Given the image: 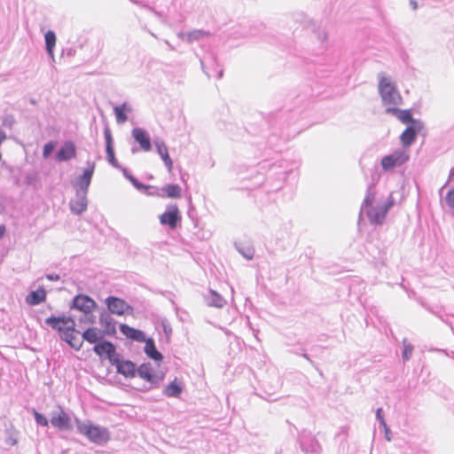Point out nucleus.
<instances>
[{
    "instance_id": "6",
    "label": "nucleus",
    "mask_w": 454,
    "mask_h": 454,
    "mask_svg": "<svg viewBox=\"0 0 454 454\" xmlns=\"http://www.w3.org/2000/svg\"><path fill=\"white\" fill-rule=\"evenodd\" d=\"M93 351L100 357L106 355L110 364H112L119 356V354L116 353L115 345L109 340H104V338L94 345Z\"/></svg>"
},
{
    "instance_id": "31",
    "label": "nucleus",
    "mask_w": 454,
    "mask_h": 454,
    "mask_svg": "<svg viewBox=\"0 0 454 454\" xmlns=\"http://www.w3.org/2000/svg\"><path fill=\"white\" fill-rule=\"evenodd\" d=\"M375 194H376V192L374 190V184H372L367 188L366 195L362 203L360 213L364 212V209H366L370 207H372V203L375 199Z\"/></svg>"
},
{
    "instance_id": "8",
    "label": "nucleus",
    "mask_w": 454,
    "mask_h": 454,
    "mask_svg": "<svg viewBox=\"0 0 454 454\" xmlns=\"http://www.w3.org/2000/svg\"><path fill=\"white\" fill-rule=\"evenodd\" d=\"M181 221L180 212L176 205H171L168 209L160 216V222L162 225H167L170 229L176 228L178 223Z\"/></svg>"
},
{
    "instance_id": "19",
    "label": "nucleus",
    "mask_w": 454,
    "mask_h": 454,
    "mask_svg": "<svg viewBox=\"0 0 454 454\" xmlns=\"http://www.w3.org/2000/svg\"><path fill=\"white\" fill-rule=\"evenodd\" d=\"M386 113L395 115L403 123L413 124V121H421L412 117L411 110H402L395 106L386 108Z\"/></svg>"
},
{
    "instance_id": "38",
    "label": "nucleus",
    "mask_w": 454,
    "mask_h": 454,
    "mask_svg": "<svg viewBox=\"0 0 454 454\" xmlns=\"http://www.w3.org/2000/svg\"><path fill=\"white\" fill-rule=\"evenodd\" d=\"M236 247L238 251L247 259H252L254 257V251L253 248L247 247H241L236 244Z\"/></svg>"
},
{
    "instance_id": "57",
    "label": "nucleus",
    "mask_w": 454,
    "mask_h": 454,
    "mask_svg": "<svg viewBox=\"0 0 454 454\" xmlns=\"http://www.w3.org/2000/svg\"><path fill=\"white\" fill-rule=\"evenodd\" d=\"M210 59H211L213 63H216V59H215V57L214 55H211Z\"/></svg>"
},
{
    "instance_id": "52",
    "label": "nucleus",
    "mask_w": 454,
    "mask_h": 454,
    "mask_svg": "<svg viewBox=\"0 0 454 454\" xmlns=\"http://www.w3.org/2000/svg\"><path fill=\"white\" fill-rule=\"evenodd\" d=\"M302 356L305 359H307L310 364H314V362L310 359V357L305 352L302 353Z\"/></svg>"
},
{
    "instance_id": "15",
    "label": "nucleus",
    "mask_w": 454,
    "mask_h": 454,
    "mask_svg": "<svg viewBox=\"0 0 454 454\" xmlns=\"http://www.w3.org/2000/svg\"><path fill=\"white\" fill-rule=\"evenodd\" d=\"M369 221L372 224L380 225L383 223L387 216V209L383 208L382 205L377 207H370L364 210Z\"/></svg>"
},
{
    "instance_id": "24",
    "label": "nucleus",
    "mask_w": 454,
    "mask_h": 454,
    "mask_svg": "<svg viewBox=\"0 0 454 454\" xmlns=\"http://www.w3.org/2000/svg\"><path fill=\"white\" fill-rule=\"evenodd\" d=\"M137 374L143 380L150 382L151 384H156V377L153 372V368L150 363L142 364L137 369Z\"/></svg>"
},
{
    "instance_id": "3",
    "label": "nucleus",
    "mask_w": 454,
    "mask_h": 454,
    "mask_svg": "<svg viewBox=\"0 0 454 454\" xmlns=\"http://www.w3.org/2000/svg\"><path fill=\"white\" fill-rule=\"evenodd\" d=\"M410 155L404 149H398L391 154L386 155L381 159V166L385 171L393 169L395 167L402 166L408 161Z\"/></svg>"
},
{
    "instance_id": "55",
    "label": "nucleus",
    "mask_w": 454,
    "mask_h": 454,
    "mask_svg": "<svg viewBox=\"0 0 454 454\" xmlns=\"http://www.w3.org/2000/svg\"><path fill=\"white\" fill-rule=\"evenodd\" d=\"M450 178H453V179H454V167L450 169V172L449 180H450Z\"/></svg>"
},
{
    "instance_id": "59",
    "label": "nucleus",
    "mask_w": 454,
    "mask_h": 454,
    "mask_svg": "<svg viewBox=\"0 0 454 454\" xmlns=\"http://www.w3.org/2000/svg\"><path fill=\"white\" fill-rule=\"evenodd\" d=\"M148 33H149L152 36L156 37V35H155L154 33H153L152 31L148 30Z\"/></svg>"
},
{
    "instance_id": "45",
    "label": "nucleus",
    "mask_w": 454,
    "mask_h": 454,
    "mask_svg": "<svg viewBox=\"0 0 454 454\" xmlns=\"http://www.w3.org/2000/svg\"><path fill=\"white\" fill-rule=\"evenodd\" d=\"M45 277L48 280H51V281H58L60 278L59 275L55 274V273L46 274Z\"/></svg>"
},
{
    "instance_id": "18",
    "label": "nucleus",
    "mask_w": 454,
    "mask_h": 454,
    "mask_svg": "<svg viewBox=\"0 0 454 454\" xmlns=\"http://www.w3.org/2000/svg\"><path fill=\"white\" fill-rule=\"evenodd\" d=\"M153 144L156 147V151H157L158 154L160 156L166 168L170 172L173 168V161L168 154V147H167L166 144L160 137H156L153 140Z\"/></svg>"
},
{
    "instance_id": "20",
    "label": "nucleus",
    "mask_w": 454,
    "mask_h": 454,
    "mask_svg": "<svg viewBox=\"0 0 454 454\" xmlns=\"http://www.w3.org/2000/svg\"><path fill=\"white\" fill-rule=\"evenodd\" d=\"M110 314V312L103 309L99 315V324L104 327L103 333L108 335L116 333L115 321Z\"/></svg>"
},
{
    "instance_id": "21",
    "label": "nucleus",
    "mask_w": 454,
    "mask_h": 454,
    "mask_svg": "<svg viewBox=\"0 0 454 454\" xmlns=\"http://www.w3.org/2000/svg\"><path fill=\"white\" fill-rule=\"evenodd\" d=\"M76 149L73 142H66L58 151L56 158L59 161H67L75 157Z\"/></svg>"
},
{
    "instance_id": "5",
    "label": "nucleus",
    "mask_w": 454,
    "mask_h": 454,
    "mask_svg": "<svg viewBox=\"0 0 454 454\" xmlns=\"http://www.w3.org/2000/svg\"><path fill=\"white\" fill-rule=\"evenodd\" d=\"M96 307V301L86 294H78L74 296L70 304L71 309H76L86 315L90 314Z\"/></svg>"
},
{
    "instance_id": "23",
    "label": "nucleus",
    "mask_w": 454,
    "mask_h": 454,
    "mask_svg": "<svg viewBox=\"0 0 454 454\" xmlns=\"http://www.w3.org/2000/svg\"><path fill=\"white\" fill-rule=\"evenodd\" d=\"M104 338V333L97 327H90L82 333V340L90 344H97Z\"/></svg>"
},
{
    "instance_id": "60",
    "label": "nucleus",
    "mask_w": 454,
    "mask_h": 454,
    "mask_svg": "<svg viewBox=\"0 0 454 454\" xmlns=\"http://www.w3.org/2000/svg\"><path fill=\"white\" fill-rule=\"evenodd\" d=\"M11 442H12V444H15L16 443V440H11Z\"/></svg>"
},
{
    "instance_id": "46",
    "label": "nucleus",
    "mask_w": 454,
    "mask_h": 454,
    "mask_svg": "<svg viewBox=\"0 0 454 454\" xmlns=\"http://www.w3.org/2000/svg\"><path fill=\"white\" fill-rule=\"evenodd\" d=\"M382 411V408H378L376 411V419H378L379 422L380 421L381 419H384Z\"/></svg>"
},
{
    "instance_id": "12",
    "label": "nucleus",
    "mask_w": 454,
    "mask_h": 454,
    "mask_svg": "<svg viewBox=\"0 0 454 454\" xmlns=\"http://www.w3.org/2000/svg\"><path fill=\"white\" fill-rule=\"evenodd\" d=\"M51 425L63 431L71 429V419L70 417L65 412V411L59 407V411H52L51 418Z\"/></svg>"
},
{
    "instance_id": "48",
    "label": "nucleus",
    "mask_w": 454,
    "mask_h": 454,
    "mask_svg": "<svg viewBox=\"0 0 454 454\" xmlns=\"http://www.w3.org/2000/svg\"><path fill=\"white\" fill-rule=\"evenodd\" d=\"M200 66H201V68H202V71L204 72V74L208 77L210 78L211 77V74L206 70L205 68V65H204V60L203 59H200Z\"/></svg>"
},
{
    "instance_id": "35",
    "label": "nucleus",
    "mask_w": 454,
    "mask_h": 454,
    "mask_svg": "<svg viewBox=\"0 0 454 454\" xmlns=\"http://www.w3.org/2000/svg\"><path fill=\"white\" fill-rule=\"evenodd\" d=\"M209 32L202 29H194L187 33V43H192L195 41H200L207 36Z\"/></svg>"
},
{
    "instance_id": "56",
    "label": "nucleus",
    "mask_w": 454,
    "mask_h": 454,
    "mask_svg": "<svg viewBox=\"0 0 454 454\" xmlns=\"http://www.w3.org/2000/svg\"><path fill=\"white\" fill-rule=\"evenodd\" d=\"M223 70H220L218 72V74H217V79H221L223 77Z\"/></svg>"
},
{
    "instance_id": "61",
    "label": "nucleus",
    "mask_w": 454,
    "mask_h": 454,
    "mask_svg": "<svg viewBox=\"0 0 454 454\" xmlns=\"http://www.w3.org/2000/svg\"><path fill=\"white\" fill-rule=\"evenodd\" d=\"M11 442H12V444H15L16 443V440H11Z\"/></svg>"
},
{
    "instance_id": "4",
    "label": "nucleus",
    "mask_w": 454,
    "mask_h": 454,
    "mask_svg": "<svg viewBox=\"0 0 454 454\" xmlns=\"http://www.w3.org/2000/svg\"><path fill=\"white\" fill-rule=\"evenodd\" d=\"M88 167L83 170L82 175L77 176L73 182V186L75 192H82L88 194L89 187L95 170V163L88 161Z\"/></svg>"
},
{
    "instance_id": "39",
    "label": "nucleus",
    "mask_w": 454,
    "mask_h": 454,
    "mask_svg": "<svg viewBox=\"0 0 454 454\" xmlns=\"http://www.w3.org/2000/svg\"><path fill=\"white\" fill-rule=\"evenodd\" d=\"M34 418H35V422L38 425L42 426V427H47L48 424H49V421L45 418V416H43V414L39 413L35 410H34Z\"/></svg>"
},
{
    "instance_id": "47",
    "label": "nucleus",
    "mask_w": 454,
    "mask_h": 454,
    "mask_svg": "<svg viewBox=\"0 0 454 454\" xmlns=\"http://www.w3.org/2000/svg\"><path fill=\"white\" fill-rule=\"evenodd\" d=\"M380 425L384 429V431L389 432V427H387L385 419H380Z\"/></svg>"
},
{
    "instance_id": "29",
    "label": "nucleus",
    "mask_w": 454,
    "mask_h": 454,
    "mask_svg": "<svg viewBox=\"0 0 454 454\" xmlns=\"http://www.w3.org/2000/svg\"><path fill=\"white\" fill-rule=\"evenodd\" d=\"M116 121L122 124L127 121L128 116L125 112H131V107L125 102L120 106H116L114 108Z\"/></svg>"
},
{
    "instance_id": "36",
    "label": "nucleus",
    "mask_w": 454,
    "mask_h": 454,
    "mask_svg": "<svg viewBox=\"0 0 454 454\" xmlns=\"http://www.w3.org/2000/svg\"><path fill=\"white\" fill-rule=\"evenodd\" d=\"M301 450L307 454H318L319 444L314 438L309 440V445H305L304 442H301Z\"/></svg>"
},
{
    "instance_id": "44",
    "label": "nucleus",
    "mask_w": 454,
    "mask_h": 454,
    "mask_svg": "<svg viewBox=\"0 0 454 454\" xmlns=\"http://www.w3.org/2000/svg\"><path fill=\"white\" fill-rule=\"evenodd\" d=\"M394 203H395L394 198H393L392 194H390L389 197L387 198V200L386 201V203H384L382 205V207H383V208L387 209V212H388V210L394 205Z\"/></svg>"
},
{
    "instance_id": "26",
    "label": "nucleus",
    "mask_w": 454,
    "mask_h": 454,
    "mask_svg": "<svg viewBox=\"0 0 454 454\" xmlns=\"http://www.w3.org/2000/svg\"><path fill=\"white\" fill-rule=\"evenodd\" d=\"M206 302L210 307L223 308L226 304L224 298L214 290H210L205 297Z\"/></svg>"
},
{
    "instance_id": "28",
    "label": "nucleus",
    "mask_w": 454,
    "mask_h": 454,
    "mask_svg": "<svg viewBox=\"0 0 454 454\" xmlns=\"http://www.w3.org/2000/svg\"><path fill=\"white\" fill-rule=\"evenodd\" d=\"M183 391L181 383L177 382V379L171 381L163 390V395L168 397H178Z\"/></svg>"
},
{
    "instance_id": "54",
    "label": "nucleus",
    "mask_w": 454,
    "mask_h": 454,
    "mask_svg": "<svg viewBox=\"0 0 454 454\" xmlns=\"http://www.w3.org/2000/svg\"><path fill=\"white\" fill-rule=\"evenodd\" d=\"M165 43L169 47L171 51H175V48L168 40H165Z\"/></svg>"
},
{
    "instance_id": "32",
    "label": "nucleus",
    "mask_w": 454,
    "mask_h": 454,
    "mask_svg": "<svg viewBox=\"0 0 454 454\" xmlns=\"http://www.w3.org/2000/svg\"><path fill=\"white\" fill-rule=\"evenodd\" d=\"M121 170H122V173H123L124 176H125L127 179H129V180L131 182V184H133V185H134V186H135L138 191L143 192H146V191H147V190H150V189H152V188H153V187H152V186H150V185H145V184H144L140 183V182H139L136 177H134L132 175H130V174L129 173V171H128L126 168H121Z\"/></svg>"
},
{
    "instance_id": "16",
    "label": "nucleus",
    "mask_w": 454,
    "mask_h": 454,
    "mask_svg": "<svg viewBox=\"0 0 454 454\" xmlns=\"http://www.w3.org/2000/svg\"><path fill=\"white\" fill-rule=\"evenodd\" d=\"M132 137L139 144L142 150L149 152L152 149L151 138L148 133L142 128H134L131 131Z\"/></svg>"
},
{
    "instance_id": "25",
    "label": "nucleus",
    "mask_w": 454,
    "mask_h": 454,
    "mask_svg": "<svg viewBox=\"0 0 454 454\" xmlns=\"http://www.w3.org/2000/svg\"><path fill=\"white\" fill-rule=\"evenodd\" d=\"M144 342H145L144 350L147 356H149L151 359L154 361H161L163 359L162 354L159 352L158 349L156 348L155 343L153 339H145Z\"/></svg>"
},
{
    "instance_id": "41",
    "label": "nucleus",
    "mask_w": 454,
    "mask_h": 454,
    "mask_svg": "<svg viewBox=\"0 0 454 454\" xmlns=\"http://www.w3.org/2000/svg\"><path fill=\"white\" fill-rule=\"evenodd\" d=\"M162 329L167 337H169L172 334V327L169 322L166 319L161 322Z\"/></svg>"
},
{
    "instance_id": "33",
    "label": "nucleus",
    "mask_w": 454,
    "mask_h": 454,
    "mask_svg": "<svg viewBox=\"0 0 454 454\" xmlns=\"http://www.w3.org/2000/svg\"><path fill=\"white\" fill-rule=\"evenodd\" d=\"M129 1L135 4H138L141 7L152 12L160 20V21L161 23L166 24V25L168 24L166 16H164L160 12L156 11L153 7L148 5L146 3L139 2L137 0H129Z\"/></svg>"
},
{
    "instance_id": "43",
    "label": "nucleus",
    "mask_w": 454,
    "mask_h": 454,
    "mask_svg": "<svg viewBox=\"0 0 454 454\" xmlns=\"http://www.w3.org/2000/svg\"><path fill=\"white\" fill-rule=\"evenodd\" d=\"M79 320L81 323L94 324L95 323V316H93L91 313L88 314V315L84 314V316L82 317Z\"/></svg>"
},
{
    "instance_id": "53",
    "label": "nucleus",
    "mask_w": 454,
    "mask_h": 454,
    "mask_svg": "<svg viewBox=\"0 0 454 454\" xmlns=\"http://www.w3.org/2000/svg\"><path fill=\"white\" fill-rule=\"evenodd\" d=\"M390 434H391L390 431L389 432L385 431V437L387 441H391Z\"/></svg>"
},
{
    "instance_id": "9",
    "label": "nucleus",
    "mask_w": 454,
    "mask_h": 454,
    "mask_svg": "<svg viewBox=\"0 0 454 454\" xmlns=\"http://www.w3.org/2000/svg\"><path fill=\"white\" fill-rule=\"evenodd\" d=\"M106 304L107 306L108 312L118 316H122L129 309H132V308L124 300L115 296L107 297L106 299Z\"/></svg>"
},
{
    "instance_id": "13",
    "label": "nucleus",
    "mask_w": 454,
    "mask_h": 454,
    "mask_svg": "<svg viewBox=\"0 0 454 454\" xmlns=\"http://www.w3.org/2000/svg\"><path fill=\"white\" fill-rule=\"evenodd\" d=\"M45 324L58 332L65 330L66 326H73L75 328V322L72 317L51 316L45 319Z\"/></svg>"
},
{
    "instance_id": "62",
    "label": "nucleus",
    "mask_w": 454,
    "mask_h": 454,
    "mask_svg": "<svg viewBox=\"0 0 454 454\" xmlns=\"http://www.w3.org/2000/svg\"><path fill=\"white\" fill-rule=\"evenodd\" d=\"M449 192H454V188H453V189H451V190H450Z\"/></svg>"
},
{
    "instance_id": "49",
    "label": "nucleus",
    "mask_w": 454,
    "mask_h": 454,
    "mask_svg": "<svg viewBox=\"0 0 454 454\" xmlns=\"http://www.w3.org/2000/svg\"><path fill=\"white\" fill-rule=\"evenodd\" d=\"M177 36H178L181 40L187 42V33L179 32V33L177 34Z\"/></svg>"
},
{
    "instance_id": "37",
    "label": "nucleus",
    "mask_w": 454,
    "mask_h": 454,
    "mask_svg": "<svg viewBox=\"0 0 454 454\" xmlns=\"http://www.w3.org/2000/svg\"><path fill=\"white\" fill-rule=\"evenodd\" d=\"M403 351L402 356L404 361H408L411 357L413 346L411 343H408L406 339L403 340Z\"/></svg>"
},
{
    "instance_id": "51",
    "label": "nucleus",
    "mask_w": 454,
    "mask_h": 454,
    "mask_svg": "<svg viewBox=\"0 0 454 454\" xmlns=\"http://www.w3.org/2000/svg\"><path fill=\"white\" fill-rule=\"evenodd\" d=\"M410 4L412 6L413 10H416L418 8V4L415 0H410Z\"/></svg>"
},
{
    "instance_id": "27",
    "label": "nucleus",
    "mask_w": 454,
    "mask_h": 454,
    "mask_svg": "<svg viewBox=\"0 0 454 454\" xmlns=\"http://www.w3.org/2000/svg\"><path fill=\"white\" fill-rule=\"evenodd\" d=\"M46 299V291L43 287L38 288L36 291H32L26 298L29 305L35 306L44 301Z\"/></svg>"
},
{
    "instance_id": "10",
    "label": "nucleus",
    "mask_w": 454,
    "mask_h": 454,
    "mask_svg": "<svg viewBox=\"0 0 454 454\" xmlns=\"http://www.w3.org/2000/svg\"><path fill=\"white\" fill-rule=\"evenodd\" d=\"M116 367L117 373L123 375L125 378H134L137 374L136 364L130 360H122L120 355L111 364Z\"/></svg>"
},
{
    "instance_id": "1",
    "label": "nucleus",
    "mask_w": 454,
    "mask_h": 454,
    "mask_svg": "<svg viewBox=\"0 0 454 454\" xmlns=\"http://www.w3.org/2000/svg\"><path fill=\"white\" fill-rule=\"evenodd\" d=\"M75 424L77 432L97 445L103 446L111 439V434L106 427L94 425L90 420L82 421L75 419Z\"/></svg>"
},
{
    "instance_id": "42",
    "label": "nucleus",
    "mask_w": 454,
    "mask_h": 454,
    "mask_svg": "<svg viewBox=\"0 0 454 454\" xmlns=\"http://www.w3.org/2000/svg\"><path fill=\"white\" fill-rule=\"evenodd\" d=\"M445 202L449 207L454 209V192H447L445 197Z\"/></svg>"
},
{
    "instance_id": "22",
    "label": "nucleus",
    "mask_w": 454,
    "mask_h": 454,
    "mask_svg": "<svg viewBox=\"0 0 454 454\" xmlns=\"http://www.w3.org/2000/svg\"><path fill=\"white\" fill-rule=\"evenodd\" d=\"M120 331L127 338L138 342H144L146 339L145 334L143 331L135 329L126 324H121L120 325Z\"/></svg>"
},
{
    "instance_id": "7",
    "label": "nucleus",
    "mask_w": 454,
    "mask_h": 454,
    "mask_svg": "<svg viewBox=\"0 0 454 454\" xmlns=\"http://www.w3.org/2000/svg\"><path fill=\"white\" fill-rule=\"evenodd\" d=\"M424 128L422 121H413V124L408 125L401 134L400 140L404 147L411 146L416 140L418 133Z\"/></svg>"
},
{
    "instance_id": "30",
    "label": "nucleus",
    "mask_w": 454,
    "mask_h": 454,
    "mask_svg": "<svg viewBox=\"0 0 454 454\" xmlns=\"http://www.w3.org/2000/svg\"><path fill=\"white\" fill-rule=\"evenodd\" d=\"M45 39V49L47 53L54 60L53 49L56 44V35L53 31L49 30L44 35Z\"/></svg>"
},
{
    "instance_id": "40",
    "label": "nucleus",
    "mask_w": 454,
    "mask_h": 454,
    "mask_svg": "<svg viewBox=\"0 0 454 454\" xmlns=\"http://www.w3.org/2000/svg\"><path fill=\"white\" fill-rule=\"evenodd\" d=\"M55 148V143L51 141L44 145L43 150V158H48L51 153L53 152Z\"/></svg>"
},
{
    "instance_id": "58",
    "label": "nucleus",
    "mask_w": 454,
    "mask_h": 454,
    "mask_svg": "<svg viewBox=\"0 0 454 454\" xmlns=\"http://www.w3.org/2000/svg\"><path fill=\"white\" fill-rule=\"evenodd\" d=\"M132 153H136L137 152V149L136 147H133L131 149Z\"/></svg>"
},
{
    "instance_id": "14",
    "label": "nucleus",
    "mask_w": 454,
    "mask_h": 454,
    "mask_svg": "<svg viewBox=\"0 0 454 454\" xmlns=\"http://www.w3.org/2000/svg\"><path fill=\"white\" fill-rule=\"evenodd\" d=\"M104 137L106 140V153L108 162L116 168H121L114 154V146H113V137L111 130L108 126H106L104 129Z\"/></svg>"
},
{
    "instance_id": "34",
    "label": "nucleus",
    "mask_w": 454,
    "mask_h": 454,
    "mask_svg": "<svg viewBox=\"0 0 454 454\" xmlns=\"http://www.w3.org/2000/svg\"><path fill=\"white\" fill-rule=\"evenodd\" d=\"M162 192L168 198L178 199L181 197V187L178 184H167L162 188Z\"/></svg>"
},
{
    "instance_id": "50",
    "label": "nucleus",
    "mask_w": 454,
    "mask_h": 454,
    "mask_svg": "<svg viewBox=\"0 0 454 454\" xmlns=\"http://www.w3.org/2000/svg\"><path fill=\"white\" fill-rule=\"evenodd\" d=\"M6 228L4 225H0V239L4 236Z\"/></svg>"
},
{
    "instance_id": "17",
    "label": "nucleus",
    "mask_w": 454,
    "mask_h": 454,
    "mask_svg": "<svg viewBox=\"0 0 454 454\" xmlns=\"http://www.w3.org/2000/svg\"><path fill=\"white\" fill-rule=\"evenodd\" d=\"M70 210L73 214L80 215L87 210L88 199L87 194L75 192V199L69 203Z\"/></svg>"
},
{
    "instance_id": "2",
    "label": "nucleus",
    "mask_w": 454,
    "mask_h": 454,
    "mask_svg": "<svg viewBox=\"0 0 454 454\" xmlns=\"http://www.w3.org/2000/svg\"><path fill=\"white\" fill-rule=\"evenodd\" d=\"M379 93L384 106H399L403 98L396 86L386 77L383 73L379 74Z\"/></svg>"
},
{
    "instance_id": "11",
    "label": "nucleus",
    "mask_w": 454,
    "mask_h": 454,
    "mask_svg": "<svg viewBox=\"0 0 454 454\" xmlns=\"http://www.w3.org/2000/svg\"><path fill=\"white\" fill-rule=\"evenodd\" d=\"M62 340L66 341L72 348L78 351L82 347V340L77 338L75 333H80L73 326H66L65 330L59 332Z\"/></svg>"
}]
</instances>
